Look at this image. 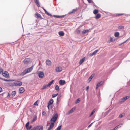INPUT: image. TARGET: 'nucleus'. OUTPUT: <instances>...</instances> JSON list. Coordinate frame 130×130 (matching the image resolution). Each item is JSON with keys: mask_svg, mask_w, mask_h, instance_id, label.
Returning a JSON list of instances; mask_svg holds the SVG:
<instances>
[{"mask_svg": "<svg viewBox=\"0 0 130 130\" xmlns=\"http://www.w3.org/2000/svg\"><path fill=\"white\" fill-rule=\"evenodd\" d=\"M25 91L24 88L23 87L20 88L19 90V92L20 93H22Z\"/></svg>", "mask_w": 130, "mask_h": 130, "instance_id": "10", "label": "nucleus"}, {"mask_svg": "<svg viewBox=\"0 0 130 130\" xmlns=\"http://www.w3.org/2000/svg\"><path fill=\"white\" fill-rule=\"evenodd\" d=\"M95 109H94L92 111V112L91 114H90L89 116V117H90L95 112Z\"/></svg>", "mask_w": 130, "mask_h": 130, "instance_id": "29", "label": "nucleus"}, {"mask_svg": "<svg viewBox=\"0 0 130 130\" xmlns=\"http://www.w3.org/2000/svg\"><path fill=\"white\" fill-rule=\"evenodd\" d=\"M54 102L53 100L52 99L50 100L48 102V107L49 106H50V105L52 104Z\"/></svg>", "mask_w": 130, "mask_h": 130, "instance_id": "13", "label": "nucleus"}, {"mask_svg": "<svg viewBox=\"0 0 130 130\" xmlns=\"http://www.w3.org/2000/svg\"><path fill=\"white\" fill-rule=\"evenodd\" d=\"M77 34H79L80 32V31L79 30H77Z\"/></svg>", "mask_w": 130, "mask_h": 130, "instance_id": "53", "label": "nucleus"}, {"mask_svg": "<svg viewBox=\"0 0 130 130\" xmlns=\"http://www.w3.org/2000/svg\"><path fill=\"white\" fill-rule=\"evenodd\" d=\"M118 29L120 30L124 29V27L123 26H120L118 27Z\"/></svg>", "mask_w": 130, "mask_h": 130, "instance_id": "20", "label": "nucleus"}, {"mask_svg": "<svg viewBox=\"0 0 130 130\" xmlns=\"http://www.w3.org/2000/svg\"><path fill=\"white\" fill-rule=\"evenodd\" d=\"M62 125H61L58 126L56 130H60L61 128Z\"/></svg>", "mask_w": 130, "mask_h": 130, "instance_id": "38", "label": "nucleus"}, {"mask_svg": "<svg viewBox=\"0 0 130 130\" xmlns=\"http://www.w3.org/2000/svg\"><path fill=\"white\" fill-rule=\"evenodd\" d=\"M86 59L85 57L83 58L82 59H81L79 61V64H81L84 62L85 60Z\"/></svg>", "mask_w": 130, "mask_h": 130, "instance_id": "15", "label": "nucleus"}, {"mask_svg": "<svg viewBox=\"0 0 130 130\" xmlns=\"http://www.w3.org/2000/svg\"><path fill=\"white\" fill-rule=\"evenodd\" d=\"M75 108H72L68 112V114L69 113H72L74 111V110L75 109Z\"/></svg>", "mask_w": 130, "mask_h": 130, "instance_id": "19", "label": "nucleus"}, {"mask_svg": "<svg viewBox=\"0 0 130 130\" xmlns=\"http://www.w3.org/2000/svg\"><path fill=\"white\" fill-rule=\"evenodd\" d=\"M46 63L47 65L48 66H50L52 62L50 60L47 59L46 60Z\"/></svg>", "mask_w": 130, "mask_h": 130, "instance_id": "9", "label": "nucleus"}, {"mask_svg": "<svg viewBox=\"0 0 130 130\" xmlns=\"http://www.w3.org/2000/svg\"><path fill=\"white\" fill-rule=\"evenodd\" d=\"M2 80L5 81H9V82H10V81H13V80H11V79H2Z\"/></svg>", "mask_w": 130, "mask_h": 130, "instance_id": "34", "label": "nucleus"}, {"mask_svg": "<svg viewBox=\"0 0 130 130\" xmlns=\"http://www.w3.org/2000/svg\"><path fill=\"white\" fill-rule=\"evenodd\" d=\"M121 126L120 125H119L116 127L114 128L113 129V130H116L117 129L119 128H120L121 127Z\"/></svg>", "mask_w": 130, "mask_h": 130, "instance_id": "28", "label": "nucleus"}, {"mask_svg": "<svg viewBox=\"0 0 130 130\" xmlns=\"http://www.w3.org/2000/svg\"><path fill=\"white\" fill-rule=\"evenodd\" d=\"M58 34L59 36H63L64 35V33L62 31H59L58 32Z\"/></svg>", "mask_w": 130, "mask_h": 130, "instance_id": "17", "label": "nucleus"}, {"mask_svg": "<svg viewBox=\"0 0 130 130\" xmlns=\"http://www.w3.org/2000/svg\"><path fill=\"white\" fill-rule=\"evenodd\" d=\"M53 16L54 17H56L57 18H59V17H60V16H59L57 15H54Z\"/></svg>", "mask_w": 130, "mask_h": 130, "instance_id": "50", "label": "nucleus"}, {"mask_svg": "<svg viewBox=\"0 0 130 130\" xmlns=\"http://www.w3.org/2000/svg\"><path fill=\"white\" fill-rule=\"evenodd\" d=\"M16 91H14L12 92L11 95L12 96H14L16 94Z\"/></svg>", "mask_w": 130, "mask_h": 130, "instance_id": "25", "label": "nucleus"}, {"mask_svg": "<svg viewBox=\"0 0 130 130\" xmlns=\"http://www.w3.org/2000/svg\"><path fill=\"white\" fill-rule=\"evenodd\" d=\"M58 95V93H57L56 94H53L52 95V97L53 98H54L55 97L57 96V95Z\"/></svg>", "mask_w": 130, "mask_h": 130, "instance_id": "40", "label": "nucleus"}, {"mask_svg": "<svg viewBox=\"0 0 130 130\" xmlns=\"http://www.w3.org/2000/svg\"><path fill=\"white\" fill-rule=\"evenodd\" d=\"M129 120H130V119H128Z\"/></svg>", "mask_w": 130, "mask_h": 130, "instance_id": "64", "label": "nucleus"}, {"mask_svg": "<svg viewBox=\"0 0 130 130\" xmlns=\"http://www.w3.org/2000/svg\"><path fill=\"white\" fill-rule=\"evenodd\" d=\"M80 101V98H79L77 100L75 103H78Z\"/></svg>", "mask_w": 130, "mask_h": 130, "instance_id": "39", "label": "nucleus"}, {"mask_svg": "<svg viewBox=\"0 0 130 130\" xmlns=\"http://www.w3.org/2000/svg\"><path fill=\"white\" fill-rule=\"evenodd\" d=\"M61 96L60 95H59L57 97V102H58V99L60 98Z\"/></svg>", "mask_w": 130, "mask_h": 130, "instance_id": "47", "label": "nucleus"}, {"mask_svg": "<svg viewBox=\"0 0 130 130\" xmlns=\"http://www.w3.org/2000/svg\"><path fill=\"white\" fill-rule=\"evenodd\" d=\"M37 101L34 103V105H37V106H38V105L37 104Z\"/></svg>", "mask_w": 130, "mask_h": 130, "instance_id": "48", "label": "nucleus"}, {"mask_svg": "<svg viewBox=\"0 0 130 130\" xmlns=\"http://www.w3.org/2000/svg\"><path fill=\"white\" fill-rule=\"evenodd\" d=\"M42 115L45 116L46 115V113L45 111H43L42 112Z\"/></svg>", "mask_w": 130, "mask_h": 130, "instance_id": "45", "label": "nucleus"}, {"mask_svg": "<svg viewBox=\"0 0 130 130\" xmlns=\"http://www.w3.org/2000/svg\"><path fill=\"white\" fill-rule=\"evenodd\" d=\"M51 123L50 127L48 128L47 130H50L54 126V122H51Z\"/></svg>", "mask_w": 130, "mask_h": 130, "instance_id": "11", "label": "nucleus"}, {"mask_svg": "<svg viewBox=\"0 0 130 130\" xmlns=\"http://www.w3.org/2000/svg\"><path fill=\"white\" fill-rule=\"evenodd\" d=\"M36 16L37 18H41V16L40 14L39 13H37L36 14Z\"/></svg>", "mask_w": 130, "mask_h": 130, "instance_id": "26", "label": "nucleus"}, {"mask_svg": "<svg viewBox=\"0 0 130 130\" xmlns=\"http://www.w3.org/2000/svg\"><path fill=\"white\" fill-rule=\"evenodd\" d=\"M3 73V69L0 68V73L1 74L2 73Z\"/></svg>", "mask_w": 130, "mask_h": 130, "instance_id": "44", "label": "nucleus"}, {"mask_svg": "<svg viewBox=\"0 0 130 130\" xmlns=\"http://www.w3.org/2000/svg\"><path fill=\"white\" fill-rule=\"evenodd\" d=\"M98 10L97 9H95L94 10V11H93V13L94 14H96L97 13H98Z\"/></svg>", "mask_w": 130, "mask_h": 130, "instance_id": "33", "label": "nucleus"}, {"mask_svg": "<svg viewBox=\"0 0 130 130\" xmlns=\"http://www.w3.org/2000/svg\"><path fill=\"white\" fill-rule=\"evenodd\" d=\"M89 86H87L86 87V91H88V89H89Z\"/></svg>", "mask_w": 130, "mask_h": 130, "instance_id": "51", "label": "nucleus"}, {"mask_svg": "<svg viewBox=\"0 0 130 130\" xmlns=\"http://www.w3.org/2000/svg\"><path fill=\"white\" fill-rule=\"evenodd\" d=\"M23 62L24 64H29L30 63V59L28 58H26L24 60Z\"/></svg>", "mask_w": 130, "mask_h": 130, "instance_id": "3", "label": "nucleus"}, {"mask_svg": "<svg viewBox=\"0 0 130 130\" xmlns=\"http://www.w3.org/2000/svg\"><path fill=\"white\" fill-rule=\"evenodd\" d=\"M47 15L50 16H52V14L49 13H48Z\"/></svg>", "mask_w": 130, "mask_h": 130, "instance_id": "56", "label": "nucleus"}, {"mask_svg": "<svg viewBox=\"0 0 130 130\" xmlns=\"http://www.w3.org/2000/svg\"><path fill=\"white\" fill-rule=\"evenodd\" d=\"M94 76L92 75H91L90 77L88 78V80L89 81V82H90L91 80V79H92L93 77Z\"/></svg>", "mask_w": 130, "mask_h": 130, "instance_id": "31", "label": "nucleus"}, {"mask_svg": "<svg viewBox=\"0 0 130 130\" xmlns=\"http://www.w3.org/2000/svg\"><path fill=\"white\" fill-rule=\"evenodd\" d=\"M35 3L37 4V5L38 7H40V3L39 0H34Z\"/></svg>", "mask_w": 130, "mask_h": 130, "instance_id": "18", "label": "nucleus"}, {"mask_svg": "<svg viewBox=\"0 0 130 130\" xmlns=\"http://www.w3.org/2000/svg\"><path fill=\"white\" fill-rule=\"evenodd\" d=\"M101 14L100 13L98 14L95 16V18L96 19H98L101 17Z\"/></svg>", "mask_w": 130, "mask_h": 130, "instance_id": "22", "label": "nucleus"}, {"mask_svg": "<svg viewBox=\"0 0 130 130\" xmlns=\"http://www.w3.org/2000/svg\"><path fill=\"white\" fill-rule=\"evenodd\" d=\"M93 123V122L91 124H90L88 127H90V126H91L92 124Z\"/></svg>", "mask_w": 130, "mask_h": 130, "instance_id": "58", "label": "nucleus"}, {"mask_svg": "<svg viewBox=\"0 0 130 130\" xmlns=\"http://www.w3.org/2000/svg\"><path fill=\"white\" fill-rule=\"evenodd\" d=\"M29 122H27L25 126L26 128H27V127L29 126Z\"/></svg>", "mask_w": 130, "mask_h": 130, "instance_id": "43", "label": "nucleus"}, {"mask_svg": "<svg viewBox=\"0 0 130 130\" xmlns=\"http://www.w3.org/2000/svg\"><path fill=\"white\" fill-rule=\"evenodd\" d=\"M37 117L36 116H35L34 117L33 120L31 121V122H34V121H35V120H36L37 119Z\"/></svg>", "mask_w": 130, "mask_h": 130, "instance_id": "27", "label": "nucleus"}, {"mask_svg": "<svg viewBox=\"0 0 130 130\" xmlns=\"http://www.w3.org/2000/svg\"><path fill=\"white\" fill-rule=\"evenodd\" d=\"M88 1L89 3H91L92 1V0H87Z\"/></svg>", "mask_w": 130, "mask_h": 130, "instance_id": "54", "label": "nucleus"}, {"mask_svg": "<svg viewBox=\"0 0 130 130\" xmlns=\"http://www.w3.org/2000/svg\"><path fill=\"white\" fill-rule=\"evenodd\" d=\"M58 117V115L57 113H56L55 114V115L53 116V117L50 120V122H54V123L55 121L57 120Z\"/></svg>", "mask_w": 130, "mask_h": 130, "instance_id": "2", "label": "nucleus"}, {"mask_svg": "<svg viewBox=\"0 0 130 130\" xmlns=\"http://www.w3.org/2000/svg\"><path fill=\"white\" fill-rule=\"evenodd\" d=\"M31 127L32 126L31 125H30V126H28L26 128L27 130H28L30 129L31 128Z\"/></svg>", "mask_w": 130, "mask_h": 130, "instance_id": "41", "label": "nucleus"}, {"mask_svg": "<svg viewBox=\"0 0 130 130\" xmlns=\"http://www.w3.org/2000/svg\"><path fill=\"white\" fill-rule=\"evenodd\" d=\"M0 79H2H2H3V78H1V77H0Z\"/></svg>", "mask_w": 130, "mask_h": 130, "instance_id": "63", "label": "nucleus"}, {"mask_svg": "<svg viewBox=\"0 0 130 130\" xmlns=\"http://www.w3.org/2000/svg\"><path fill=\"white\" fill-rule=\"evenodd\" d=\"M125 113H122L120 114L119 116V117L120 118H121L123 116H125Z\"/></svg>", "mask_w": 130, "mask_h": 130, "instance_id": "35", "label": "nucleus"}, {"mask_svg": "<svg viewBox=\"0 0 130 130\" xmlns=\"http://www.w3.org/2000/svg\"><path fill=\"white\" fill-rule=\"evenodd\" d=\"M55 89L56 90H59V86L58 85H56L55 86Z\"/></svg>", "mask_w": 130, "mask_h": 130, "instance_id": "37", "label": "nucleus"}, {"mask_svg": "<svg viewBox=\"0 0 130 130\" xmlns=\"http://www.w3.org/2000/svg\"><path fill=\"white\" fill-rule=\"evenodd\" d=\"M89 30L87 29L86 30H84L82 32V34L83 35H84L88 33L89 31Z\"/></svg>", "mask_w": 130, "mask_h": 130, "instance_id": "16", "label": "nucleus"}, {"mask_svg": "<svg viewBox=\"0 0 130 130\" xmlns=\"http://www.w3.org/2000/svg\"><path fill=\"white\" fill-rule=\"evenodd\" d=\"M2 91V88L0 87V93Z\"/></svg>", "mask_w": 130, "mask_h": 130, "instance_id": "57", "label": "nucleus"}, {"mask_svg": "<svg viewBox=\"0 0 130 130\" xmlns=\"http://www.w3.org/2000/svg\"><path fill=\"white\" fill-rule=\"evenodd\" d=\"M2 74L3 76L6 77L7 78L9 77V74L7 72L5 71L4 73H3Z\"/></svg>", "mask_w": 130, "mask_h": 130, "instance_id": "12", "label": "nucleus"}, {"mask_svg": "<svg viewBox=\"0 0 130 130\" xmlns=\"http://www.w3.org/2000/svg\"><path fill=\"white\" fill-rule=\"evenodd\" d=\"M128 40H126L125 41H124V42H123L121 44V45H122V44H124Z\"/></svg>", "mask_w": 130, "mask_h": 130, "instance_id": "55", "label": "nucleus"}, {"mask_svg": "<svg viewBox=\"0 0 130 130\" xmlns=\"http://www.w3.org/2000/svg\"><path fill=\"white\" fill-rule=\"evenodd\" d=\"M115 41V39H114V38L113 37H111L110 38V39L109 40V41L110 42H112L113 41Z\"/></svg>", "mask_w": 130, "mask_h": 130, "instance_id": "30", "label": "nucleus"}, {"mask_svg": "<svg viewBox=\"0 0 130 130\" xmlns=\"http://www.w3.org/2000/svg\"><path fill=\"white\" fill-rule=\"evenodd\" d=\"M123 14H118L117 15H122Z\"/></svg>", "mask_w": 130, "mask_h": 130, "instance_id": "61", "label": "nucleus"}, {"mask_svg": "<svg viewBox=\"0 0 130 130\" xmlns=\"http://www.w3.org/2000/svg\"><path fill=\"white\" fill-rule=\"evenodd\" d=\"M31 130H36L35 127L33 128H32Z\"/></svg>", "mask_w": 130, "mask_h": 130, "instance_id": "52", "label": "nucleus"}, {"mask_svg": "<svg viewBox=\"0 0 130 130\" xmlns=\"http://www.w3.org/2000/svg\"><path fill=\"white\" fill-rule=\"evenodd\" d=\"M48 87L47 86H46V85H45L43 86L42 88L41 89L42 90H43L45 89L47 87Z\"/></svg>", "mask_w": 130, "mask_h": 130, "instance_id": "36", "label": "nucleus"}, {"mask_svg": "<svg viewBox=\"0 0 130 130\" xmlns=\"http://www.w3.org/2000/svg\"><path fill=\"white\" fill-rule=\"evenodd\" d=\"M125 101L124 100V99L123 98H122L120 102H123Z\"/></svg>", "mask_w": 130, "mask_h": 130, "instance_id": "46", "label": "nucleus"}, {"mask_svg": "<svg viewBox=\"0 0 130 130\" xmlns=\"http://www.w3.org/2000/svg\"><path fill=\"white\" fill-rule=\"evenodd\" d=\"M100 86H99V84L98 83L96 86V89H97L98 88V87Z\"/></svg>", "mask_w": 130, "mask_h": 130, "instance_id": "49", "label": "nucleus"}, {"mask_svg": "<svg viewBox=\"0 0 130 130\" xmlns=\"http://www.w3.org/2000/svg\"><path fill=\"white\" fill-rule=\"evenodd\" d=\"M38 75L40 78H42L44 75V74L42 71H39L38 73Z\"/></svg>", "mask_w": 130, "mask_h": 130, "instance_id": "4", "label": "nucleus"}, {"mask_svg": "<svg viewBox=\"0 0 130 130\" xmlns=\"http://www.w3.org/2000/svg\"><path fill=\"white\" fill-rule=\"evenodd\" d=\"M100 48L99 50H98L94 51L92 53H90L89 54L90 56H92L95 54H96V53H97V52H98L100 50V48Z\"/></svg>", "mask_w": 130, "mask_h": 130, "instance_id": "8", "label": "nucleus"}, {"mask_svg": "<svg viewBox=\"0 0 130 130\" xmlns=\"http://www.w3.org/2000/svg\"><path fill=\"white\" fill-rule=\"evenodd\" d=\"M35 127L36 130H43V127L42 125H38Z\"/></svg>", "mask_w": 130, "mask_h": 130, "instance_id": "6", "label": "nucleus"}, {"mask_svg": "<svg viewBox=\"0 0 130 130\" xmlns=\"http://www.w3.org/2000/svg\"><path fill=\"white\" fill-rule=\"evenodd\" d=\"M43 9L44 10V11H45V12H46V11H47L45 9H44V8L43 7Z\"/></svg>", "mask_w": 130, "mask_h": 130, "instance_id": "60", "label": "nucleus"}, {"mask_svg": "<svg viewBox=\"0 0 130 130\" xmlns=\"http://www.w3.org/2000/svg\"><path fill=\"white\" fill-rule=\"evenodd\" d=\"M22 83L21 81H17L15 82L14 83V85L15 86H18L22 85Z\"/></svg>", "mask_w": 130, "mask_h": 130, "instance_id": "5", "label": "nucleus"}, {"mask_svg": "<svg viewBox=\"0 0 130 130\" xmlns=\"http://www.w3.org/2000/svg\"><path fill=\"white\" fill-rule=\"evenodd\" d=\"M54 81V80H52L51 82L48 84H47L46 85V86H47L48 87L50 86L52 84Z\"/></svg>", "mask_w": 130, "mask_h": 130, "instance_id": "21", "label": "nucleus"}, {"mask_svg": "<svg viewBox=\"0 0 130 130\" xmlns=\"http://www.w3.org/2000/svg\"><path fill=\"white\" fill-rule=\"evenodd\" d=\"M103 82H103L102 81H101V82H100L99 83H98V84H99V86H101V85H102L103 84Z\"/></svg>", "mask_w": 130, "mask_h": 130, "instance_id": "42", "label": "nucleus"}, {"mask_svg": "<svg viewBox=\"0 0 130 130\" xmlns=\"http://www.w3.org/2000/svg\"><path fill=\"white\" fill-rule=\"evenodd\" d=\"M129 98V96H125L123 97L124 99V100L125 101L127 99H128Z\"/></svg>", "mask_w": 130, "mask_h": 130, "instance_id": "32", "label": "nucleus"}, {"mask_svg": "<svg viewBox=\"0 0 130 130\" xmlns=\"http://www.w3.org/2000/svg\"><path fill=\"white\" fill-rule=\"evenodd\" d=\"M119 32H116L115 33L114 36L116 37H117L119 36Z\"/></svg>", "mask_w": 130, "mask_h": 130, "instance_id": "24", "label": "nucleus"}, {"mask_svg": "<svg viewBox=\"0 0 130 130\" xmlns=\"http://www.w3.org/2000/svg\"><path fill=\"white\" fill-rule=\"evenodd\" d=\"M76 10L77 9H73L71 11H70L69 12L68 14H70L71 13L75 12Z\"/></svg>", "mask_w": 130, "mask_h": 130, "instance_id": "23", "label": "nucleus"}, {"mask_svg": "<svg viewBox=\"0 0 130 130\" xmlns=\"http://www.w3.org/2000/svg\"><path fill=\"white\" fill-rule=\"evenodd\" d=\"M34 68L33 66L30 67L26 69L23 72H22L20 74L22 76H23L27 73H29L32 71Z\"/></svg>", "mask_w": 130, "mask_h": 130, "instance_id": "1", "label": "nucleus"}, {"mask_svg": "<svg viewBox=\"0 0 130 130\" xmlns=\"http://www.w3.org/2000/svg\"><path fill=\"white\" fill-rule=\"evenodd\" d=\"M55 70L56 72H60L62 70V68L61 67H57Z\"/></svg>", "mask_w": 130, "mask_h": 130, "instance_id": "7", "label": "nucleus"}, {"mask_svg": "<svg viewBox=\"0 0 130 130\" xmlns=\"http://www.w3.org/2000/svg\"><path fill=\"white\" fill-rule=\"evenodd\" d=\"M59 83L60 85H62L65 84L66 82L64 80H61L59 81Z\"/></svg>", "mask_w": 130, "mask_h": 130, "instance_id": "14", "label": "nucleus"}, {"mask_svg": "<svg viewBox=\"0 0 130 130\" xmlns=\"http://www.w3.org/2000/svg\"><path fill=\"white\" fill-rule=\"evenodd\" d=\"M50 106H48V107L47 106L48 108V109H50Z\"/></svg>", "mask_w": 130, "mask_h": 130, "instance_id": "62", "label": "nucleus"}, {"mask_svg": "<svg viewBox=\"0 0 130 130\" xmlns=\"http://www.w3.org/2000/svg\"><path fill=\"white\" fill-rule=\"evenodd\" d=\"M45 13L46 14H47V15H48V14L49 12H48L47 11H46V12H45Z\"/></svg>", "mask_w": 130, "mask_h": 130, "instance_id": "59", "label": "nucleus"}]
</instances>
